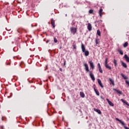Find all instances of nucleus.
<instances>
[{
  "label": "nucleus",
  "instance_id": "obj_23",
  "mask_svg": "<svg viewBox=\"0 0 129 129\" xmlns=\"http://www.w3.org/2000/svg\"><path fill=\"white\" fill-rule=\"evenodd\" d=\"M97 34L98 36H99V37H100V36H101V32H100V30H98L97 31Z\"/></svg>",
  "mask_w": 129,
  "mask_h": 129
},
{
  "label": "nucleus",
  "instance_id": "obj_30",
  "mask_svg": "<svg viewBox=\"0 0 129 129\" xmlns=\"http://www.w3.org/2000/svg\"><path fill=\"white\" fill-rule=\"evenodd\" d=\"M6 29L7 30V31H11V27H7L6 28Z\"/></svg>",
  "mask_w": 129,
  "mask_h": 129
},
{
  "label": "nucleus",
  "instance_id": "obj_36",
  "mask_svg": "<svg viewBox=\"0 0 129 129\" xmlns=\"http://www.w3.org/2000/svg\"><path fill=\"white\" fill-rule=\"evenodd\" d=\"M114 91H116L117 90L116 89H113Z\"/></svg>",
  "mask_w": 129,
  "mask_h": 129
},
{
  "label": "nucleus",
  "instance_id": "obj_38",
  "mask_svg": "<svg viewBox=\"0 0 129 129\" xmlns=\"http://www.w3.org/2000/svg\"><path fill=\"white\" fill-rule=\"evenodd\" d=\"M100 22H102V20H100Z\"/></svg>",
  "mask_w": 129,
  "mask_h": 129
},
{
  "label": "nucleus",
  "instance_id": "obj_4",
  "mask_svg": "<svg viewBox=\"0 0 129 129\" xmlns=\"http://www.w3.org/2000/svg\"><path fill=\"white\" fill-rule=\"evenodd\" d=\"M70 30L72 34L74 35H75V34L77 33V28L75 27H71Z\"/></svg>",
  "mask_w": 129,
  "mask_h": 129
},
{
  "label": "nucleus",
  "instance_id": "obj_24",
  "mask_svg": "<svg viewBox=\"0 0 129 129\" xmlns=\"http://www.w3.org/2000/svg\"><path fill=\"white\" fill-rule=\"evenodd\" d=\"M127 45H128V43L127 42H126L123 44L124 48H126L127 47Z\"/></svg>",
  "mask_w": 129,
  "mask_h": 129
},
{
  "label": "nucleus",
  "instance_id": "obj_19",
  "mask_svg": "<svg viewBox=\"0 0 129 129\" xmlns=\"http://www.w3.org/2000/svg\"><path fill=\"white\" fill-rule=\"evenodd\" d=\"M121 65L124 67V68H127V65H126V63L123 62V61L121 62Z\"/></svg>",
  "mask_w": 129,
  "mask_h": 129
},
{
  "label": "nucleus",
  "instance_id": "obj_13",
  "mask_svg": "<svg viewBox=\"0 0 129 129\" xmlns=\"http://www.w3.org/2000/svg\"><path fill=\"white\" fill-rule=\"evenodd\" d=\"M94 111H96V112H97V113H99V114H101V111H100V110L97 108H94Z\"/></svg>",
  "mask_w": 129,
  "mask_h": 129
},
{
  "label": "nucleus",
  "instance_id": "obj_32",
  "mask_svg": "<svg viewBox=\"0 0 129 129\" xmlns=\"http://www.w3.org/2000/svg\"><path fill=\"white\" fill-rule=\"evenodd\" d=\"M125 83L126 84H127V85H128V86H129V81H125Z\"/></svg>",
  "mask_w": 129,
  "mask_h": 129
},
{
  "label": "nucleus",
  "instance_id": "obj_33",
  "mask_svg": "<svg viewBox=\"0 0 129 129\" xmlns=\"http://www.w3.org/2000/svg\"><path fill=\"white\" fill-rule=\"evenodd\" d=\"M73 48H74V49H76V44H74L73 45Z\"/></svg>",
  "mask_w": 129,
  "mask_h": 129
},
{
  "label": "nucleus",
  "instance_id": "obj_6",
  "mask_svg": "<svg viewBox=\"0 0 129 129\" xmlns=\"http://www.w3.org/2000/svg\"><path fill=\"white\" fill-rule=\"evenodd\" d=\"M87 29L88 31H89L90 32L91 31H92V26L91 25V24L90 23L88 24Z\"/></svg>",
  "mask_w": 129,
  "mask_h": 129
},
{
  "label": "nucleus",
  "instance_id": "obj_2",
  "mask_svg": "<svg viewBox=\"0 0 129 129\" xmlns=\"http://www.w3.org/2000/svg\"><path fill=\"white\" fill-rule=\"evenodd\" d=\"M116 120H117V121H119L121 124L123 125V126H124L125 129H129L128 127L125 126V123H124V122H123V121H122L121 120L118 119V118H116Z\"/></svg>",
  "mask_w": 129,
  "mask_h": 129
},
{
  "label": "nucleus",
  "instance_id": "obj_35",
  "mask_svg": "<svg viewBox=\"0 0 129 129\" xmlns=\"http://www.w3.org/2000/svg\"><path fill=\"white\" fill-rule=\"evenodd\" d=\"M59 71H61V72H62L63 71V70L62 69L60 68Z\"/></svg>",
  "mask_w": 129,
  "mask_h": 129
},
{
  "label": "nucleus",
  "instance_id": "obj_12",
  "mask_svg": "<svg viewBox=\"0 0 129 129\" xmlns=\"http://www.w3.org/2000/svg\"><path fill=\"white\" fill-rule=\"evenodd\" d=\"M81 48H82V52H85V50H86V48H85V46L84 45V44H82V45H81Z\"/></svg>",
  "mask_w": 129,
  "mask_h": 129
},
{
  "label": "nucleus",
  "instance_id": "obj_21",
  "mask_svg": "<svg viewBox=\"0 0 129 129\" xmlns=\"http://www.w3.org/2000/svg\"><path fill=\"white\" fill-rule=\"evenodd\" d=\"M105 67H106V68H107V69L111 70V67L109 66V65H108V63L107 64H105Z\"/></svg>",
  "mask_w": 129,
  "mask_h": 129
},
{
  "label": "nucleus",
  "instance_id": "obj_7",
  "mask_svg": "<svg viewBox=\"0 0 129 129\" xmlns=\"http://www.w3.org/2000/svg\"><path fill=\"white\" fill-rule=\"evenodd\" d=\"M98 83L99 86L102 88H103L104 86H103V84H102V83L101 82V80L100 79H98Z\"/></svg>",
  "mask_w": 129,
  "mask_h": 129
},
{
  "label": "nucleus",
  "instance_id": "obj_17",
  "mask_svg": "<svg viewBox=\"0 0 129 129\" xmlns=\"http://www.w3.org/2000/svg\"><path fill=\"white\" fill-rule=\"evenodd\" d=\"M124 58L125 59V60L126 62H129V57L127 56V55L125 54L124 56Z\"/></svg>",
  "mask_w": 129,
  "mask_h": 129
},
{
  "label": "nucleus",
  "instance_id": "obj_3",
  "mask_svg": "<svg viewBox=\"0 0 129 129\" xmlns=\"http://www.w3.org/2000/svg\"><path fill=\"white\" fill-rule=\"evenodd\" d=\"M88 63L90 64V68L92 69V70H94L95 66H94V63H93L92 60L89 61Z\"/></svg>",
  "mask_w": 129,
  "mask_h": 129
},
{
  "label": "nucleus",
  "instance_id": "obj_10",
  "mask_svg": "<svg viewBox=\"0 0 129 129\" xmlns=\"http://www.w3.org/2000/svg\"><path fill=\"white\" fill-rule=\"evenodd\" d=\"M103 12V10L102 8H101L99 11V15L100 18L102 17Z\"/></svg>",
  "mask_w": 129,
  "mask_h": 129
},
{
  "label": "nucleus",
  "instance_id": "obj_16",
  "mask_svg": "<svg viewBox=\"0 0 129 129\" xmlns=\"http://www.w3.org/2000/svg\"><path fill=\"white\" fill-rule=\"evenodd\" d=\"M121 76H122V78H123V79H128V77L127 76L124 75L123 74H120Z\"/></svg>",
  "mask_w": 129,
  "mask_h": 129
},
{
  "label": "nucleus",
  "instance_id": "obj_27",
  "mask_svg": "<svg viewBox=\"0 0 129 129\" xmlns=\"http://www.w3.org/2000/svg\"><path fill=\"white\" fill-rule=\"evenodd\" d=\"M95 43L96 45H98L99 44V40L98 39H96Z\"/></svg>",
  "mask_w": 129,
  "mask_h": 129
},
{
  "label": "nucleus",
  "instance_id": "obj_14",
  "mask_svg": "<svg viewBox=\"0 0 129 129\" xmlns=\"http://www.w3.org/2000/svg\"><path fill=\"white\" fill-rule=\"evenodd\" d=\"M80 95L82 98H84V97H85V94L83 92H80Z\"/></svg>",
  "mask_w": 129,
  "mask_h": 129
},
{
  "label": "nucleus",
  "instance_id": "obj_25",
  "mask_svg": "<svg viewBox=\"0 0 129 129\" xmlns=\"http://www.w3.org/2000/svg\"><path fill=\"white\" fill-rule=\"evenodd\" d=\"M114 64L115 67H116V66H117V61H116V60L115 59H114Z\"/></svg>",
  "mask_w": 129,
  "mask_h": 129
},
{
  "label": "nucleus",
  "instance_id": "obj_8",
  "mask_svg": "<svg viewBox=\"0 0 129 129\" xmlns=\"http://www.w3.org/2000/svg\"><path fill=\"white\" fill-rule=\"evenodd\" d=\"M106 100L110 106H114L113 103L110 101L108 99H106Z\"/></svg>",
  "mask_w": 129,
  "mask_h": 129
},
{
  "label": "nucleus",
  "instance_id": "obj_22",
  "mask_svg": "<svg viewBox=\"0 0 129 129\" xmlns=\"http://www.w3.org/2000/svg\"><path fill=\"white\" fill-rule=\"evenodd\" d=\"M83 53H85V56H88L89 55V51L88 50H85Z\"/></svg>",
  "mask_w": 129,
  "mask_h": 129
},
{
  "label": "nucleus",
  "instance_id": "obj_20",
  "mask_svg": "<svg viewBox=\"0 0 129 129\" xmlns=\"http://www.w3.org/2000/svg\"><path fill=\"white\" fill-rule=\"evenodd\" d=\"M94 91L96 93V94L98 96L99 95V92L98 91V90H97V89H96L95 88H94Z\"/></svg>",
  "mask_w": 129,
  "mask_h": 129
},
{
  "label": "nucleus",
  "instance_id": "obj_5",
  "mask_svg": "<svg viewBox=\"0 0 129 129\" xmlns=\"http://www.w3.org/2000/svg\"><path fill=\"white\" fill-rule=\"evenodd\" d=\"M97 66L100 73H103V71L102 70V68H101V66L100 63H98Z\"/></svg>",
  "mask_w": 129,
  "mask_h": 129
},
{
  "label": "nucleus",
  "instance_id": "obj_39",
  "mask_svg": "<svg viewBox=\"0 0 129 129\" xmlns=\"http://www.w3.org/2000/svg\"><path fill=\"white\" fill-rule=\"evenodd\" d=\"M66 17H67V14L66 15Z\"/></svg>",
  "mask_w": 129,
  "mask_h": 129
},
{
  "label": "nucleus",
  "instance_id": "obj_26",
  "mask_svg": "<svg viewBox=\"0 0 129 129\" xmlns=\"http://www.w3.org/2000/svg\"><path fill=\"white\" fill-rule=\"evenodd\" d=\"M89 14H94V11L92 9H91L89 11Z\"/></svg>",
  "mask_w": 129,
  "mask_h": 129
},
{
  "label": "nucleus",
  "instance_id": "obj_11",
  "mask_svg": "<svg viewBox=\"0 0 129 129\" xmlns=\"http://www.w3.org/2000/svg\"><path fill=\"white\" fill-rule=\"evenodd\" d=\"M121 101H122V102H123V103H125V104H126V105L129 106L128 102H127L126 101H125V100H124L123 99H121Z\"/></svg>",
  "mask_w": 129,
  "mask_h": 129
},
{
  "label": "nucleus",
  "instance_id": "obj_9",
  "mask_svg": "<svg viewBox=\"0 0 129 129\" xmlns=\"http://www.w3.org/2000/svg\"><path fill=\"white\" fill-rule=\"evenodd\" d=\"M51 24L52 26L53 29L55 28V20L53 19H51Z\"/></svg>",
  "mask_w": 129,
  "mask_h": 129
},
{
  "label": "nucleus",
  "instance_id": "obj_28",
  "mask_svg": "<svg viewBox=\"0 0 129 129\" xmlns=\"http://www.w3.org/2000/svg\"><path fill=\"white\" fill-rule=\"evenodd\" d=\"M117 93H118V94H122V92H121V91H119L118 90H117L116 91Z\"/></svg>",
  "mask_w": 129,
  "mask_h": 129
},
{
  "label": "nucleus",
  "instance_id": "obj_29",
  "mask_svg": "<svg viewBox=\"0 0 129 129\" xmlns=\"http://www.w3.org/2000/svg\"><path fill=\"white\" fill-rule=\"evenodd\" d=\"M53 39L54 43H57L58 42V40H57V38H56V37H54Z\"/></svg>",
  "mask_w": 129,
  "mask_h": 129
},
{
  "label": "nucleus",
  "instance_id": "obj_31",
  "mask_svg": "<svg viewBox=\"0 0 129 129\" xmlns=\"http://www.w3.org/2000/svg\"><path fill=\"white\" fill-rule=\"evenodd\" d=\"M107 60H108V59H107V58H106L105 59V65H106L107 64H108V63H108Z\"/></svg>",
  "mask_w": 129,
  "mask_h": 129
},
{
  "label": "nucleus",
  "instance_id": "obj_15",
  "mask_svg": "<svg viewBox=\"0 0 129 129\" xmlns=\"http://www.w3.org/2000/svg\"><path fill=\"white\" fill-rule=\"evenodd\" d=\"M109 80L111 82L110 84H112L113 86H114V81L111 78H109Z\"/></svg>",
  "mask_w": 129,
  "mask_h": 129
},
{
  "label": "nucleus",
  "instance_id": "obj_1",
  "mask_svg": "<svg viewBox=\"0 0 129 129\" xmlns=\"http://www.w3.org/2000/svg\"><path fill=\"white\" fill-rule=\"evenodd\" d=\"M84 66L85 67V70H86V72L87 73L89 72V76L91 77L92 80L93 81H94L95 80V77H94V75L93 74V73L92 71H89V67H88V64L86 63H84Z\"/></svg>",
  "mask_w": 129,
  "mask_h": 129
},
{
  "label": "nucleus",
  "instance_id": "obj_34",
  "mask_svg": "<svg viewBox=\"0 0 129 129\" xmlns=\"http://www.w3.org/2000/svg\"><path fill=\"white\" fill-rule=\"evenodd\" d=\"M63 65L65 66L66 65V61H64L63 62Z\"/></svg>",
  "mask_w": 129,
  "mask_h": 129
},
{
  "label": "nucleus",
  "instance_id": "obj_18",
  "mask_svg": "<svg viewBox=\"0 0 129 129\" xmlns=\"http://www.w3.org/2000/svg\"><path fill=\"white\" fill-rule=\"evenodd\" d=\"M117 51L119 52L120 55H123V51H122V50L120 48H118L117 49Z\"/></svg>",
  "mask_w": 129,
  "mask_h": 129
},
{
  "label": "nucleus",
  "instance_id": "obj_37",
  "mask_svg": "<svg viewBox=\"0 0 129 129\" xmlns=\"http://www.w3.org/2000/svg\"><path fill=\"white\" fill-rule=\"evenodd\" d=\"M79 4H80V5H82V4H83V3H82V2H81V3H80Z\"/></svg>",
  "mask_w": 129,
  "mask_h": 129
}]
</instances>
